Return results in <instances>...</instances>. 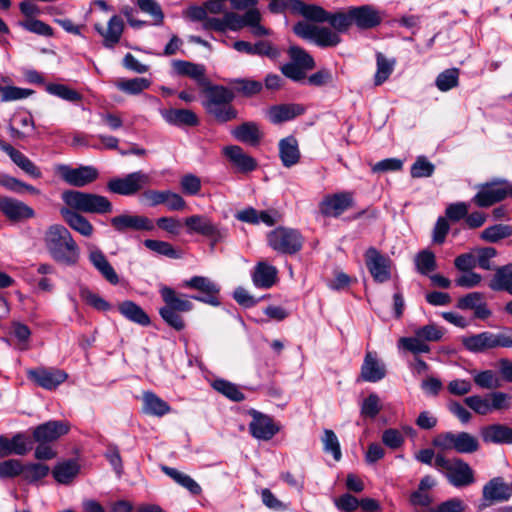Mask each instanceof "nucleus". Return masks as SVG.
<instances>
[{"label": "nucleus", "mask_w": 512, "mask_h": 512, "mask_svg": "<svg viewBox=\"0 0 512 512\" xmlns=\"http://www.w3.org/2000/svg\"><path fill=\"white\" fill-rule=\"evenodd\" d=\"M183 287L195 289L202 293V295H193L190 298L209 304L211 306H220L221 302L218 299L220 287L214 281L204 276H194L183 282Z\"/></svg>", "instance_id": "nucleus-12"}, {"label": "nucleus", "mask_w": 512, "mask_h": 512, "mask_svg": "<svg viewBox=\"0 0 512 512\" xmlns=\"http://www.w3.org/2000/svg\"><path fill=\"white\" fill-rule=\"evenodd\" d=\"M0 211L11 221H21L35 216L30 206L11 197L0 196Z\"/></svg>", "instance_id": "nucleus-20"}, {"label": "nucleus", "mask_w": 512, "mask_h": 512, "mask_svg": "<svg viewBox=\"0 0 512 512\" xmlns=\"http://www.w3.org/2000/svg\"><path fill=\"white\" fill-rule=\"evenodd\" d=\"M231 134L236 140L250 146H257L263 137V132L255 122H245L235 127Z\"/></svg>", "instance_id": "nucleus-32"}, {"label": "nucleus", "mask_w": 512, "mask_h": 512, "mask_svg": "<svg viewBox=\"0 0 512 512\" xmlns=\"http://www.w3.org/2000/svg\"><path fill=\"white\" fill-rule=\"evenodd\" d=\"M400 349L407 350L413 354L428 353L430 347L420 337H402L398 341Z\"/></svg>", "instance_id": "nucleus-55"}, {"label": "nucleus", "mask_w": 512, "mask_h": 512, "mask_svg": "<svg viewBox=\"0 0 512 512\" xmlns=\"http://www.w3.org/2000/svg\"><path fill=\"white\" fill-rule=\"evenodd\" d=\"M20 26L24 28L25 30L45 37H51L53 36V29L51 26L46 24L45 22L35 19V18H28L22 22H20Z\"/></svg>", "instance_id": "nucleus-59"}, {"label": "nucleus", "mask_w": 512, "mask_h": 512, "mask_svg": "<svg viewBox=\"0 0 512 512\" xmlns=\"http://www.w3.org/2000/svg\"><path fill=\"white\" fill-rule=\"evenodd\" d=\"M151 85V81L147 78L137 77L128 80H121L116 83V87L130 95H138L142 93L145 89H148Z\"/></svg>", "instance_id": "nucleus-44"}, {"label": "nucleus", "mask_w": 512, "mask_h": 512, "mask_svg": "<svg viewBox=\"0 0 512 512\" xmlns=\"http://www.w3.org/2000/svg\"><path fill=\"white\" fill-rule=\"evenodd\" d=\"M269 246L283 254H295L303 245L302 235L295 229L277 227L267 236Z\"/></svg>", "instance_id": "nucleus-10"}, {"label": "nucleus", "mask_w": 512, "mask_h": 512, "mask_svg": "<svg viewBox=\"0 0 512 512\" xmlns=\"http://www.w3.org/2000/svg\"><path fill=\"white\" fill-rule=\"evenodd\" d=\"M474 383L482 389H497L501 387V381L493 370L474 371Z\"/></svg>", "instance_id": "nucleus-47"}, {"label": "nucleus", "mask_w": 512, "mask_h": 512, "mask_svg": "<svg viewBox=\"0 0 512 512\" xmlns=\"http://www.w3.org/2000/svg\"><path fill=\"white\" fill-rule=\"evenodd\" d=\"M304 111V107L300 104H279L268 109L267 117L273 124H279L302 115Z\"/></svg>", "instance_id": "nucleus-30"}, {"label": "nucleus", "mask_w": 512, "mask_h": 512, "mask_svg": "<svg viewBox=\"0 0 512 512\" xmlns=\"http://www.w3.org/2000/svg\"><path fill=\"white\" fill-rule=\"evenodd\" d=\"M236 92L246 97L254 96L261 92L263 85L261 82L250 79H234L231 81Z\"/></svg>", "instance_id": "nucleus-52"}, {"label": "nucleus", "mask_w": 512, "mask_h": 512, "mask_svg": "<svg viewBox=\"0 0 512 512\" xmlns=\"http://www.w3.org/2000/svg\"><path fill=\"white\" fill-rule=\"evenodd\" d=\"M394 64V61L388 60L381 53L377 54V70L374 76L375 85H381L389 78L393 72Z\"/></svg>", "instance_id": "nucleus-56"}, {"label": "nucleus", "mask_w": 512, "mask_h": 512, "mask_svg": "<svg viewBox=\"0 0 512 512\" xmlns=\"http://www.w3.org/2000/svg\"><path fill=\"white\" fill-rule=\"evenodd\" d=\"M172 66L177 74L188 76L195 80L199 85L205 84V67L203 65L185 60H174L172 62Z\"/></svg>", "instance_id": "nucleus-38"}, {"label": "nucleus", "mask_w": 512, "mask_h": 512, "mask_svg": "<svg viewBox=\"0 0 512 512\" xmlns=\"http://www.w3.org/2000/svg\"><path fill=\"white\" fill-rule=\"evenodd\" d=\"M484 442L494 444H512V428L505 424H491L481 430Z\"/></svg>", "instance_id": "nucleus-33"}, {"label": "nucleus", "mask_w": 512, "mask_h": 512, "mask_svg": "<svg viewBox=\"0 0 512 512\" xmlns=\"http://www.w3.org/2000/svg\"><path fill=\"white\" fill-rule=\"evenodd\" d=\"M150 182V175L139 170L129 173L124 177L110 179L107 183V188L112 193L131 196L141 191L145 186L149 185Z\"/></svg>", "instance_id": "nucleus-11"}, {"label": "nucleus", "mask_w": 512, "mask_h": 512, "mask_svg": "<svg viewBox=\"0 0 512 512\" xmlns=\"http://www.w3.org/2000/svg\"><path fill=\"white\" fill-rule=\"evenodd\" d=\"M415 264L417 270L424 275L435 270L436 260L434 253L429 250H423L419 252L415 258Z\"/></svg>", "instance_id": "nucleus-60"}, {"label": "nucleus", "mask_w": 512, "mask_h": 512, "mask_svg": "<svg viewBox=\"0 0 512 512\" xmlns=\"http://www.w3.org/2000/svg\"><path fill=\"white\" fill-rule=\"evenodd\" d=\"M160 294L165 303L159 309L162 319L175 330H183L185 323L180 313L191 311L193 309L192 302L187 295L179 294L168 286H162Z\"/></svg>", "instance_id": "nucleus-3"}, {"label": "nucleus", "mask_w": 512, "mask_h": 512, "mask_svg": "<svg viewBox=\"0 0 512 512\" xmlns=\"http://www.w3.org/2000/svg\"><path fill=\"white\" fill-rule=\"evenodd\" d=\"M213 387L218 392L225 395L227 398L240 402L245 399L244 394L239 390V388L228 381L225 380H215L213 383Z\"/></svg>", "instance_id": "nucleus-57"}, {"label": "nucleus", "mask_w": 512, "mask_h": 512, "mask_svg": "<svg viewBox=\"0 0 512 512\" xmlns=\"http://www.w3.org/2000/svg\"><path fill=\"white\" fill-rule=\"evenodd\" d=\"M352 23L367 29L377 26L381 22L378 12L369 5L351 8Z\"/></svg>", "instance_id": "nucleus-36"}, {"label": "nucleus", "mask_w": 512, "mask_h": 512, "mask_svg": "<svg viewBox=\"0 0 512 512\" xmlns=\"http://www.w3.org/2000/svg\"><path fill=\"white\" fill-rule=\"evenodd\" d=\"M459 80V71L456 68L447 69L441 72L435 81L436 87L442 91L446 92L451 90L452 88L458 85Z\"/></svg>", "instance_id": "nucleus-53"}, {"label": "nucleus", "mask_w": 512, "mask_h": 512, "mask_svg": "<svg viewBox=\"0 0 512 512\" xmlns=\"http://www.w3.org/2000/svg\"><path fill=\"white\" fill-rule=\"evenodd\" d=\"M512 235V227L505 224H496L485 228L480 238L486 242L496 243L501 239L508 238Z\"/></svg>", "instance_id": "nucleus-46"}, {"label": "nucleus", "mask_w": 512, "mask_h": 512, "mask_svg": "<svg viewBox=\"0 0 512 512\" xmlns=\"http://www.w3.org/2000/svg\"><path fill=\"white\" fill-rule=\"evenodd\" d=\"M289 56L291 59V62L294 64H297L298 66L302 67L306 71L311 70L315 66V62L313 57L306 52L304 49L298 47V46H291L289 48Z\"/></svg>", "instance_id": "nucleus-54"}, {"label": "nucleus", "mask_w": 512, "mask_h": 512, "mask_svg": "<svg viewBox=\"0 0 512 512\" xmlns=\"http://www.w3.org/2000/svg\"><path fill=\"white\" fill-rule=\"evenodd\" d=\"M386 375V368L384 363L379 361L375 354L368 352L365 355L362 367L361 376L364 381L367 382H378L382 380Z\"/></svg>", "instance_id": "nucleus-31"}, {"label": "nucleus", "mask_w": 512, "mask_h": 512, "mask_svg": "<svg viewBox=\"0 0 512 512\" xmlns=\"http://www.w3.org/2000/svg\"><path fill=\"white\" fill-rule=\"evenodd\" d=\"M119 311L125 318L142 326H147L150 323L148 315L132 301L122 302L119 305Z\"/></svg>", "instance_id": "nucleus-43"}, {"label": "nucleus", "mask_w": 512, "mask_h": 512, "mask_svg": "<svg viewBox=\"0 0 512 512\" xmlns=\"http://www.w3.org/2000/svg\"><path fill=\"white\" fill-rule=\"evenodd\" d=\"M88 259L92 266L102 275V277L112 285L119 283V276L109 263L105 254L96 246L90 245L88 250Z\"/></svg>", "instance_id": "nucleus-23"}, {"label": "nucleus", "mask_w": 512, "mask_h": 512, "mask_svg": "<svg viewBox=\"0 0 512 512\" xmlns=\"http://www.w3.org/2000/svg\"><path fill=\"white\" fill-rule=\"evenodd\" d=\"M507 197V181L498 180L480 186L472 202L478 207H489Z\"/></svg>", "instance_id": "nucleus-13"}, {"label": "nucleus", "mask_w": 512, "mask_h": 512, "mask_svg": "<svg viewBox=\"0 0 512 512\" xmlns=\"http://www.w3.org/2000/svg\"><path fill=\"white\" fill-rule=\"evenodd\" d=\"M288 5L290 6V12L311 22L324 23L328 19V11L319 5L307 4L301 0H288Z\"/></svg>", "instance_id": "nucleus-26"}, {"label": "nucleus", "mask_w": 512, "mask_h": 512, "mask_svg": "<svg viewBox=\"0 0 512 512\" xmlns=\"http://www.w3.org/2000/svg\"><path fill=\"white\" fill-rule=\"evenodd\" d=\"M435 468L442 472L454 487H466L474 483V472L468 463L459 458H446L437 454Z\"/></svg>", "instance_id": "nucleus-5"}, {"label": "nucleus", "mask_w": 512, "mask_h": 512, "mask_svg": "<svg viewBox=\"0 0 512 512\" xmlns=\"http://www.w3.org/2000/svg\"><path fill=\"white\" fill-rule=\"evenodd\" d=\"M277 273V269L274 266L265 262H259L252 274L253 283L259 288H270L276 282Z\"/></svg>", "instance_id": "nucleus-37"}, {"label": "nucleus", "mask_w": 512, "mask_h": 512, "mask_svg": "<svg viewBox=\"0 0 512 512\" xmlns=\"http://www.w3.org/2000/svg\"><path fill=\"white\" fill-rule=\"evenodd\" d=\"M467 505L459 498H450L436 507L430 509L429 512H465Z\"/></svg>", "instance_id": "nucleus-64"}, {"label": "nucleus", "mask_w": 512, "mask_h": 512, "mask_svg": "<svg viewBox=\"0 0 512 512\" xmlns=\"http://www.w3.org/2000/svg\"><path fill=\"white\" fill-rule=\"evenodd\" d=\"M110 223L118 232H125L126 230L152 231L155 227L154 222L148 217L132 214L115 216L111 218Z\"/></svg>", "instance_id": "nucleus-17"}, {"label": "nucleus", "mask_w": 512, "mask_h": 512, "mask_svg": "<svg viewBox=\"0 0 512 512\" xmlns=\"http://www.w3.org/2000/svg\"><path fill=\"white\" fill-rule=\"evenodd\" d=\"M62 200L68 207L83 213L106 214L113 210L108 198L93 193L67 190L62 193Z\"/></svg>", "instance_id": "nucleus-4"}, {"label": "nucleus", "mask_w": 512, "mask_h": 512, "mask_svg": "<svg viewBox=\"0 0 512 512\" xmlns=\"http://www.w3.org/2000/svg\"><path fill=\"white\" fill-rule=\"evenodd\" d=\"M321 442L323 444L324 452L331 453L335 461L341 460L342 452L340 443L333 430L324 429Z\"/></svg>", "instance_id": "nucleus-48"}, {"label": "nucleus", "mask_w": 512, "mask_h": 512, "mask_svg": "<svg viewBox=\"0 0 512 512\" xmlns=\"http://www.w3.org/2000/svg\"><path fill=\"white\" fill-rule=\"evenodd\" d=\"M435 170V166L424 156H419L411 166V176L413 178L430 177Z\"/></svg>", "instance_id": "nucleus-63"}, {"label": "nucleus", "mask_w": 512, "mask_h": 512, "mask_svg": "<svg viewBox=\"0 0 512 512\" xmlns=\"http://www.w3.org/2000/svg\"><path fill=\"white\" fill-rule=\"evenodd\" d=\"M80 466L75 460H66L59 462L52 470L54 479L59 484L67 485L71 483L78 475Z\"/></svg>", "instance_id": "nucleus-41"}, {"label": "nucleus", "mask_w": 512, "mask_h": 512, "mask_svg": "<svg viewBox=\"0 0 512 512\" xmlns=\"http://www.w3.org/2000/svg\"><path fill=\"white\" fill-rule=\"evenodd\" d=\"M352 195L348 192L326 196L320 203V211L329 217H338L352 206Z\"/></svg>", "instance_id": "nucleus-19"}, {"label": "nucleus", "mask_w": 512, "mask_h": 512, "mask_svg": "<svg viewBox=\"0 0 512 512\" xmlns=\"http://www.w3.org/2000/svg\"><path fill=\"white\" fill-rule=\"evenodd\" d=\"M142 399L145 414L162 417L171 411L170 405L151 391L144 392Z\"/></svg>", "instance_id": "nucleus-39"}, {"label": "nucleus", "mask_w": 512, "mask_h": 512, "mask_svg": "<svg viewBox=\"0 0 512 512\" xmlns=\"http://www.w3.org/2000/svg\"><path fill=\"white\" fill-rule=\"evenodd\" d=\"M162 118L174 126H196L199 122L197 115L189 109H162Z\"/></svg>", "instance_id": "nucleus-34"}, {"label": "nucleus", "mask_w": 512, "mask_h": 512, "mask_svg": "<svg viewBox=\"0 0 512 512\" xmlns=\"http://www.w3.org/2000/svg\"><path fill=\"white\" fill-rule=\"evenodd\" d=\"M293 31L300 38L313 42L323 48L335 47L341 41L337 32L327 27H320L303 21L296 23Z\"/></svg>", "instance_id": "nucleus-9"}, {"label": "nucleus", "mask_w": 512, "mask_h": 512, "mask_svg": "<svg viewBox=\"0 0 512 512\" xmlns=\"http://www.w3.org/2000/svg\"><path fill=\"white\" fill-rule=\"evenodd\" d=\"M144 246L150 251L155 252L156 254L166 256L171 259L180 258L179 253L175 250V248L168 242L162 240H153L146 239L144 241Z\"/></svg>", "instance_id": "nucleus-51"}, {"label": "nucleus", "mask_w": 512, "mask_h": 512, "mask_svg": "<svg viewBox=\"0 0 512 512\" xmlns=\"http://www.w3.org/2000/svg\"><path fill=\"white\" fill-rule=\"evenodd\" d=\"M46 91L68 102H78L82 99L80 93L64 84L50 83L46 85Z\"/></svg>", "instance_id": "nucleus-49"}, {"label": "nucleus", "mask_w": 512, "mask_h": 512, "mask_svg": "<svg viewBox=\"0 0 512 512\" xmlns=\"http://www.w3.org/2000/svg\"><path fill=\"white\" fill-rule=\"evenodd\" d=\"M139 9L153 18L154 25H162L164 21V13L161 6L156 0H136Z\"/></svg>", "instance_id": "nucleus-50"}, {"label": "nucleus", "mask_w": 512, "mask_h": 512, "mask_svg": "<svg viewBox=\"0 0 512 512\" xmlns=\"http://www.w3.org/2000/svg\"><path fill=\"white\" fill-rule=\"evenodd\" d=\"M234 92L224 86L215 85L205 90V99L202 102L206 112L218 122L225 123L237 117V111L231 105Z\"/></svg>", "instance_id": "nucleus-2"}, {"label": "nucleus", "mask_w": 512, "mask_h": 512, "mask_svg": "<svg viewBox=\"0 0 512 512\" xmlns=\"http://www.w3.org/2000/svg\"><path fill=\"white\" fill-rule=\"evenodd\" d=\"M512 396L496 391L484 396L473 395L466 397L464 403L476 414L488 415L494 411L508 410L511 408Z\"/></svg>", "instance_id": "nucleus-7"}, {"label": "nucleus", "mask_w": 512, "mask_h": 512, "mask_svg": "<svg viewBox=\"0 0 512 512\" xmlns=\"http://www.w3.org/2000/svg\"><path fill=\"white\" fill-rule=\"evenodd\" d=\"M50 469L47 465L42 463H32L26 466H23L22 473L24 478L29 482L38 481L44 477H46L49 473Z\"/></svg>", "instance_id": "nucleus-62"}, {"label": "nucleus", "mask_w": 512, "mask_h": 512, "mask_svg": "<svg viewBox=\"0 0 512 512\" xmlns=\"http://www.w3.org/2000/svg\"><path fill=\"white\" fill-rule=\"evenodd\" d=\"M78 212L79 211L73 210L70 207H63L60 209L61 216L71 229L84 237L92 236L94 232L93 225L88 221V219Z\"/></svg>", "instance_id": "nucleus-29"}, {"label": "nucleus", "mask_w": 512, "mask_h": 512, "mask_svg": "<svg viewBox=\"0 0 512 512\" xmlns=\"http://www.w3.org/2000/svg\"><path fill=\"white\" fill-rule=\"evenodd\" d=\"M365 263L376 282L383 283L390 279V264L388 257L382 255L376 248L370 247L365 253Z\"/></svg>", "instance_id": "nucleus-14"}, {"label": "nucleus", "mask_w": 512, "mask_h": 512, "mask_svg": "<svg viewBox=\"0 0 512 512\" xmlns=\"http://www.w3.org/2000/svg\"><path fill=\"white\" fill-rule=\"evenodd\" d=\"M29 376L40 387L47 390L55 389L68 377L67 373L63 370L45 368L30 371Z\"/></svg>", "instance_id": "nucleus-25"}, {"label": "nucleus", "mask_w": 512, "mask_h": 512, "mask_svg": "<svg viewBox=\"0 0 512 512\" xmlns=\"http://www.w3.org/2000/svg\"><path fill=\"white\" fill-rule=\"evenodd\" d=\"M433 445L444 451L455 450L458 453L470 454L479 449L477 438L467 432H445L433 439Z\"/></svg>", "instance_id": "nucleus-8"}, {"label": "nucleus", "mask_w": 512, "mask_h": 512, "mask_svg": "<svg viewBox=\"0 0 512 512\" xmlns=\"http://www.w3.org/2000/svg\"><path fill=\"white\" fill-rule=\"evenodd\" d=\"M61 176L65 182L75 187H84L98 178V171L92 166L71 168L67 165L59 167Z\"/></svg>", "instance_id": "nucleus-16"}, {"label": "nucleus", "mask_w": 512, "mask_h": 512, "mask_svg": "<svg viewBox=\"0 0 512 512\" xmlns=\"http://www.w3.org/2000/svg\"><path fill=\"white\" fill-rule=\"evenodd\" d=\"M44 243L56 262L73 266L79 261V246L65 226L60 224L49 226L44 235Z\"/></svg>", "instance_id": "nucleus-1"}, {"label": "nucleus", "mask_w": 512, "mask_h": 512, "mask_svg": "<svg viewBox=\"0 0 512 512\" xmlns=\"http://www.w3.org/2000/svg\"><path fill=\"white\" fill-rule=\"evenodd\" d=\"M223 152L239 172L248 173L255 170L257 167V161L245 153L240 146H227L224 148Z\"/></svg>", "instance_id": "nucleus-28"}, {"label": "nucleus", "mask_w": 512, "mask_h": 512, "mask_svg": "<svg viewBox=\"0 0 512 512\" xmlns=\"http://www.w3.org/2000/svg\"><path fill=\"white\" fill-rule=\"evenodd\" d=\"M512 484H508L502 477H494L489 480L482 489V497L489 504L493 502H505L512 497Z\"/></svg>", "instance_id": "nucleus-21"}, {"label": "nucleus", "mask_w": 512, "mask_h": 512, "mask_svg": "<svg viewBox=\"0 0 512 512\" xmlns=\"http://www.w3.org/2000/svg\"><path fill=\"white\" fill-rule=\"evenodd\" d=\"M328 22L334 29L335 32L341 33L346 31L352 25V17L351 10L349 9L347 13L337 12L330 13L328 12Z\"/></svg>", "instance_id": "nucleus-58"}, {"label": "nucleus", "mask_w": 512, "mask_h": 512, "mask_svg": "<svg viewBox=\"0 0 512 512\" xmlns=\"http://www.w3.org/2000/svg\"><path fill=\"white\" fill-rule=\"evenodd\" d=\"M250 414L252 421L249 424V431L254 438L268 441L279 431L269 416L256 410H252Z\"/></svg>", "instance_id": "nucleus-18"}, {"label": "nucleus", "mask_w": 512, "mask_h": 512, "mask_svg": "<svg viewBox=\"0 0 512 512\" xmlns=\"http://www.w3.org/2000/svg\"><path fill=\"white\" fill-rule=\"evenodd\" d=\"M94 29L103 37V45L106 48H113L120 42L124 31V21L118 15H113L104 28L101 24L94 25Z\"/></svg>", "instance_id": "nucleus-24"}, {"label": "nucleus", "mask_w": 512, "mask_h": 512, "mask_svg": "<svg viewBox=\"0 0 512 512\" xmlns=\"http://www.w3.org/2000/svg\"><path fill=\"white\" fill-rule=\"evenodd\" d=\"M279 157L284 167L290 168L300 160L298 141L293 136H288L279 141Z\"/></svg>", "instance_id": "nucleus-35"}, {"label": "nucleus", "mask_w": 512, "mask_h": 512, "mask_svg": "<svg viewBox=\"0 0 512 512\" xmlns=\"http://www.w3.org/2000/svg\"><path fill=\"white\" fill-rule=\"evenodd\" d=\"M69 430L70 424L67 421H47L34 428L33 438L37 443L48 444L57 441L62 436L66 435Z\"/></svg>", "instance_id": "nucleus-15"}, {"label": "nucleus", "mask_w": 512, "mask_h": 512, "mask_svg": "<svg viewBox=\"0 0 512 512\" xmlns=\"http://www.w3.org/2000/svg\"><path fill=\"white\" fill-rule=\"evenodd\" d=\"M461 343L464 348L472 353H483L498 347H512V331L492 333L481 332L478 334L463 336Z\"/></svg>", "instance_id": "nucleus-6"}, {"label": "nucleus", "mask_w": 512, "mask_h": 512, "mask_svg": "<svg viewBox=\"0 0 512 512\" xmlns=\"http://www.w3.org/2000/svg\"><path fill=\"white\" fill-rule=\"evenodd\" d=\"M0 150L5 152L12 162L29 176L33 178H40L42 176L41 170L27 156L1 139Z\"/></svg>", "instance_id": "nucleus-27"}, {"label": "nucleus", "mask_w": 512, "mask_h": 512, "mask_svg": "<svg viewBox=\"0 0 512 512\" xmlns=\"http://www.w3.org/2000/svg\"><path fill=\"white\" fill-rule=\"evenodd\" d=\"M32 449V441L24 433H17L11 439L0 436V458L9 455H26Z\"/></svg>", "instance_id": "nucleus-22"}, {"label": "nucleus", "mask_w": 512, "mask_h": 512, "mask_svg": "<svg viewBox=\"0 0 512 512\" xmlns=\"http://www.w3.org/2000/svg\"><path fill=\"white\" fill-rule=\"evenodd\" d=\"M162 471L172 478L177 484L187 489L191 494L198 495L201 493L200 485L189 475L168 466H162Z\"/></svg>", "instance_id": "nucleus-42"}, {"label": "nucleus", "mask_w": 512, "mask_h": 512, "mask_svg": "<svg viewBox=\"0 0 512 512\" xmlns=\"http://www.w3.org/2000/svg\"><path fill=\"white\" fill-rule=\"evenodd\" d=\"M489 287L493 291H506L512 295V263L495 269Z\"/></svg>", "instance_id": "nucleus-40"}, {"label": "nucleus", "mask_w": 512, "mask_h": 512, "mask_svg": "<svg viewBox=\"0 0 512 512\" xmlns=\"http://www.w3.org/2000/svg\"><path fill=\"white\" fill-rule=\"evenodd\" d=\"M476 264L483 270H492L491 260L497 256V250L493 247H482L474 249Z\"/></svg>", "instance_id": "nucleus-61"}, {"label": "nucleus", "mask_w": 512, "mask_h": 512, "mask_svg": "<svg viewBox=\"0 0 512 512\" xmlns=\"http://www.w3.org/2000/svg\"><path fill=\"white\" fill-rule=\"evenodd\" d=\"M184 224L189 234L197 233L204 236L213 222L205 215L195 214L185 218Z\"/></svg>", "instance_id": "nucleus-45"}]
</instances>
